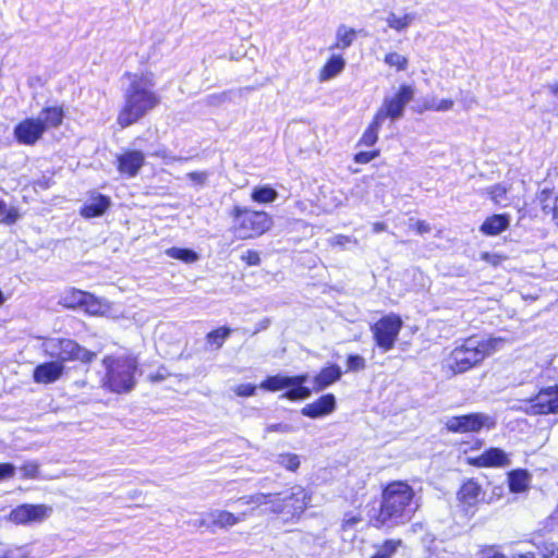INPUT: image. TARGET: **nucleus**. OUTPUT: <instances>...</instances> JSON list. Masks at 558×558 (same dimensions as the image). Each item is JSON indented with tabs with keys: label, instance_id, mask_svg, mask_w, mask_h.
<instances>
[{
	"label": "nucleus",
	"instance_id": "nucleus-53",
	"mask_svg": "<svg viewBox=\"0 0 558 558\" xmlns=\"http://www.w3.org/2000/svg\"><path fill=\"white\" fill-rule=\"evenodd\" d=\"M482 558H510V557H507L506 555L501 554L497 549L490 547L483 551Z\"/></svg>",
	"mask_w": 558,
	"mask_h": 558
},
{
	"label": "nucleus",
	"instance_id": "nucleus-37",
	"mask_svg": "<svg viewBox=\"0 0 558 558\" xmlns=\"http://www.w3.org/2000/svg\"><path fill=\"white\" fill-rule=\"evenodd\" d=\"M384 62L391 68H396L397 71H404L409 64L407 57L398 52L387 53L385 56Z\"/></svg>",
	"mask_w": 558,
	"mask_h": 558
},
{
	"label": "nucleus",
	"instance_id": "nucleus-15",
	"mask_svg": "<svg viewBox=\"0 0 558 558\" xmlns=\"http://www.w3.org/2000/svg\"><path fill=\"white\" fill-rule=\"evenodd\" d=\"M484 495L485 493L481 485L473 478H470L462 484L457 494L459 506L465 513L473 514L476 506L484 499Z\"/></svg>",
	"mask_w": 558,
	"mask_h": 558
},
{
	"label": "nucleus",
	"instance_id": "nucleus-47",
	"mask_svg": "<svg viewBox=\"0 0 558 558\" xmlns=\"http://www.w3.org/2000/svg\"><path fill=\"white\" fill-rule=\"evenodd\" d=\"M379 150L360 151L354 156V161L357 163H367L378 157Z\"/></svg>",
	"mask_w": 558,
	"mask_h": 558
},
{
	"label": "nucleus",
	"instance_id": "nucleus-61",
	"mask_svg": "<svg viewBox=\"0 0 558 558\" xmlns=\"http://www.w3.org/2000/svg\"><path fill=\"white\" fill-rule=\"evenodd\" d=\"M162 379H165V376L162 374H159V373H157L156 375H151L150 376V380L151 381H159V380H162Z\"/></svg>",
	"mask_w": 558,
	"mask_h": 558
},
{
	"label": "nucleus",
	"instance_id": "nucleus-60",
	"mask_svg": "<svg viewBox=\"0 0 558 558\" xmlns=\"http://www.w3.org/2000/svg\"><path fill=\"white\" fill-rule=\"evenodd\" d=\"M548 89H549L550 94L554 95L558 99V82L549 85Z\"/></svg>",
	"mask_w": 558,
	"mask_h": 558
},
{
	"label": "nucleus",
	"instance_id": "nucleus-28",
	"mask_svg": "<svg viewBox=\"0 0 558 558\" xmlns=\"http://www.w3.org/2000/svg\"><path fill=\"white\" fill-rule=\"evenodd\" d=\"M37 119L43 121L45 130L48 128H56L62 123L63 110L59 107L46 108L41 110Z\"/></svg>",
	"mask_w": 558,
	"mask_h": 558
},
{
	"label": "nucleus",
	"instance_id": "nucleus-43",
	"mask_svg": "<svg viewBox=\"0 0 558 558\" xmlns=\"http://www.w3.org/2000/svg\"><path fill=\"white\" fill-rule=\"evenodd\" d=\"M329 244L331 246H344L347 244H357V240L355 238H351V236H348V235H343V234H336L333 236H331L329 240H328Z\"/></svg>",
	"mask_w": 558,
	"mask_h": 558
},
{
	"label": "nucleus",
	"instance_id": "nucleus-33",
	"mask_svg": "<svg viewBox=\"0 0 558 558\" xmlns=\"http://www.w3.org/2000/svg\"><path fill=\"white\" fill-rule=\"evenodd\" d=\"M166 255L186 264H192L198 259V255L194 251L180 247H170L166 250Z\"/></svg>",
	"mask_w": 558,
	"mask_h": 558
},
{
	"label": "nucleus",
	"instance_id": "nucleus-34",
	"mask_svg": "<svg viewBox=\"0 0 558 558\" xmlns=\"http://www.w3.org/2000/svg\"><path fill=\"white\" fill-rule=\"evenodd\" d=\"M0 216L2 217L0 222L7 226L14 225L21 217L20 211L16 207H8L5 202L0 198Z\"/></svg>",
	"mask_w": 558,
	"mask_h": 558
},
{
	"label": "nucleus",
	"instance_id": "nucleus-10",
	"mask_svg": "<svg viewBox=\"0 0 558 558\" xmlns=\"http://www.w3.org/2000/svg\"><path fill=\"white\" fill-rule=\"evenodd\" d=\"M402 327V320L397 315H387L372 326L374 339L379 348L389 351L393 348Z\"/></svg>",
	"mask_w": 558,
	"mask_h": 558
},
{
	"label": "nucleus",
	"instance_id": "nucleus-29",
	"mask_svg": "<svg viewBox=\"0 0 558 558\" xmlns=\"http://www.w3.org/2000/svg\"><path fill=\"white\" fill-rule=\"evenodd\" d=\"M416 19L415 13H405L403 15H397L390 12L386 19L388 26L396 32L405 31Z\"/></svg>",
	"mask_w": 558,
	"mask_h": 558
},
{
	"label": "nucleus",
	"instance_id": "nucleus-6",
	"mask_svg": "<svg viewBox=\"0 0 558 558\" xmlns=\"http://www.w3.org/2000/svg\"><path fill=\"white\" fill-rule=\"evenodd\" d=\"M106 367L105 385L113 392H129L135 386L137 360L133 356H107L102 361Z\"/></svg>",
	"mask_w": 558,
	"mask_h": 558
},
{
	"label": "nucleus",
	"instance_id": "nucleus-44",
	"mask_svg": "<svg viewBox=\"0 0 558 558\" xmlns=\"http://www.w3.org/2000/svg\"><path fill=\"white\" fill-rule=\"evenodd\" d=\"M266 433H280V434H289L295 430V428L287 423H276L269 424L265 428Z\"/></svg>",
	"mask_w": 558,
	"mask_h": 558
},
{
	"label": "nucleus",
	"instance_id": "nucleus-12",
	"mask_svg": "<svg viewBox=\"0 0 558 558\" xmlns=\"http://www.w3.org/2000/svg\"><path fill=\"white\" fill-rule=\"evenodd\" d=\"M525 412L532 415L558 413V387L541 390L529 401Z\"/></svg>",
	"mask_w": 558,
	"mask_h": 558
},
{
	"label": "nucleus",
	"instance_id": "nucleus-11",
	"mask_svg": "<svg viewBox=\"0 0 558 558\" xmlns=\"http://www.w3.org/2000/svg\"><path fill=\"white\" fill-rule=\"evenodd\" d=\"M495 425V420L484 413L452 416L446 422L447 429L452 433H477L484 427L490 429Z\"/></svg>",
	"mask_w": 558,
	"mask_h": 558
},
{
	"label": "nucleus",
	"instance_id": "nucleus-25",
	"mask_svg": "<svg viewBox=\"0 0 558 558\" xmlns=\"http://www.w3.org/2000/svg\"><path fill=\"white\" fill-rule=\"evenodd\" d=\"M72 299L73 301L69 304V306H83L86 312L93 315L101 312V303L93 294L75 290L72 292Z\"/></svg>",
	"mask_w": 558,
	"mask_h": 558
},
{
	"label": "nucleus",
	"instance_id": "nucleus-50",
	"mask_svg": "<svg viewBox=\"0 0 558 558\" xmlns=\"http://www.w3.org/2000/svg\"><path fill=\"white\" fill-rule=\"evenodd\" d=\"M15 474V466L11 463L0 464V481L12 478Z\"/></svg>",
	"mask_w": 558,
	"mask_h": 558
},
{
	"label": "nucleus",
	"instance_id": "nucleus-52",
	"mask_svg": "<svg viewBox=\"0 0 558 558\" xmlns=\"http://www.w3.org/2000/svg\"><path fill=\"white\" fill-rule=\"evenodd\" d=\"M481 258L485 260L486 263H489L492 265H498L502 257L497 254H490V253H482Z\"/></svg>",
	"mask_w": 558,
	"mask_h": 558
},
{
	"label": "nucleus",
	"instance_id": "nucleus-3",
	"mask_svg": "<svg viewBox=\"0 0 558 558\" xmlns=\"http://www.w3.org/2000/svg\"><path fill=\"white\" fill-rule=\"evenodd\" d=\"M502 343L504 340L500 338L470 337L451 351L444 361V367L448 368L453 375L462 374L482 363L487 356L497 351Z\"/></svg>",
	"mask_w": 558,
	"mask_h": 558
},
{
	"label": "nucleus",
	"instance_id": "nucleus-4",
	"mask_svg": "<svg viewBox=\"0 0 558 558\" xmlns=\"http://www.w3.org/2000/svg\"><path fill=\"white\" fill-rule=\"evenodd\" d=\"M244 504L271 505V511L276 513H286L291 517L301 514L310 502V496L301 486H294L291 489L277 495L257 494L247 498Z\"/></svg>",
	"mask_w": 558,
	"mask_h": 558
},
{
	"label": "nucleus",
	"instance_id": "nucleus-21",
	"mask_svg": "<svg viewBox=\"0 0 558 558\" xmlns=\"http://www.w3.org/2000/svg\"><path fill=\"white\" fill-rule=\"evenodd\" d=\"M110 203L109 197L101 194H93L85 202L81 215L85 218L99 217L109 208Z\"/></svg>",
	"mask_w": 558,
	"mask_h": 558
},
{
	"label": "nucleus",
	"instance_id": "nucleus-59",
	"mask_svg": "<svg viewBox=\"0 0 558 558\" xmlns=\"http://www.w3.org/2000/svg\"><path fill=\"white\" fill-rule=\"evenodd\" d=\"M269 325H270V320L268 318L263 319L259 323V327L253 333L256 335L259 330L267 329L269 327Z\"/></svg>",
	"mask_w": 558,
	"mask_h": 558
},
{
	"label": "nucleus",
	"instance_id": "nucleus-35",
	"mask_svg": "<svg viewBox=\"0 0 558 558\" xmlns=\"http://www.w3.org/2000/svg\"><path fill=\"white\" fill-rule=\"evenodd\" d=\"M275 462L288 471H296L301 464L300 457L295 453H280Z\"/></svg>",
	"mask_w": 558,
	"mask_h": 558
},
{
	"label": "nucleus",
	"instance_id": "nucleus-1",
	"mask_svg": "<svg viewBox=\"0 0 558 558\" xmlns=\"http://www.w3.org/2000/svg\"><path fill=\"white\" fill-rule=\"evenodd\" d=\"M414 489L405 482L389 483L383 492L378 514L374 518L376 526H395L408 522L418 505Z\"/></svg>",
	"mask_w": 558,
	"mask_h": 558
},
{
	"label": "nucleus",
	"instance_id": "nucleus-31",
	"mask_svg": "<svg viewBox=\"0 0 558 558\" xmlns=\"http://www.w3.org/2000/svg\"><path fill=\"white\" fill-rule=\"evenodd\" d=\"M529 484V475L525 471L518 470L509 474V486L512 492H523Z\"/></svg>",
	"mask_w": 558,
	"mask_h": 558
},
{
	"label": "nucleus",
	"instance_id": "nucleus-16",
	"mask_svg": "<svg viewBox=\"0 0 558 558\" xmlns=\"http://www.w3.org/2000/svg\"><path fill=\"white\" fill-rule=\"evenodd\" d=\"M45 133V125L37 118L25 119L14 128L16 141L24 145H34Z\"/></svg>",
	"mask_w": 558,
	"mask_h": 558
},
{
	"label": "nucleus",
	"instance_id": "nucleus-42",
	"mask_svg": "<svg viewBox=\"0 0 558 558\" xmlns=\"http://www.w3.org/2000/svg\"><path fill=\"white\" fill-rule=\"evenodd\" d=\"M2 558H32V553L26 546L9 548Z\"/></svg>",
	"mask_w": 558,
	"mask_h": 558
},
{
	"label": "nucleus",
	"instance_id": "nucleus-7",
	"mask_svg": "<svg viewBox=\"0 0 558 558\" xmlns=\"http://www.w3.org/2000/svg\"><path fill=\"white\" fill-rule=\"evenodd\" d=\"M44 351L57 362L81 361L90 362L96 353L88 351L71 339L49 338L43 342Z\"/></svg>",
	"mask_w": 558,
	"mask_h": 558
},
{
	"label": "nucleus",
	"instance_id": "nucleus-36",
	"mask_svg": "<svg viewBox=\"0 0 558 558\" xmlns=\"http://www.w3.org/2000/svg\"><path fill=\"white\" fill-rule=\"evenodd\" d=\"M400 545V539H388L378 548L372 558H391Z\"/></svg>",
	"mask_w": 558,
	"mask_h": 558
},
{
	"label": "nucleus",
	"instance_id": "nucleus-30",
	"mask_svg": "<svg viewBox=\"0 0 558 558\" xmlns=\"http://www.w3.org/2000/svg\"><path fill=\"white\" fill-rule=\"evenodd\" d=\"M381 124L383 122L380 120H377V117L375 116L373 122L363 133L360 140V144L367 147L374 146L378 140V131Z\"/></svg>",
	"mask_w": 558,
	"mask_h": 558
},
{
	"label": "nucleus",
	"instance_id": "nucleus-39",
	"mask_svg": "<svg viewBox=\"0 0 558 558\" xmlns=\"http://www.w3.org/2000/svg\"><path fill=\"white\" fill-rule=\"evenodd\" d=\"M453 107V100L451 99H437L433 98L425 104L426 110L434 111H448Z\"/></svg>",
	"mask_w": 558,
	"mask_h": 558
},
{
	"label": "nucleus",
	"instance_id": "nucleus-54",
	"mask_svg": "<svg viewBox=\"0 0 558 558\" xmlns=\"http://www.w3.org/2000/svg\"><path fill=\"white\" fill-rule=\"evenodd\" d=\"M545 558H558V544H550L549 546L545 547L544 553Z\"/></svg>",
	"mask_w": 558,
	"mask_h": 558
},
{
	"label": "nucleus",
	"instance_id": "nucleus-57",
	"mask_svg": "<svg viewBox=\"0 0 558 558\" xmlns=\"http://www.w3.org/2000/svg\"><path fill=\"white\" fill-rule=\"evenodd\" d=\"M372 228L375 233H379L381 231H386L387 226L384 222H375L373 223Z\"/></svg>",
	"mask_w": 558,
	"mask_h": 558
},
{
	"label": "nucleus",
	"instance_id": "nucleus-38",
	"mask_svg": "<svg viewBox=\"0 0 558 558\" xmlns=\"http://www.w3.org/2000/svg\"><path fill=\"white\" fill-rule=\"evenodd\" d=\"M230 332L231 330L229 328H218L207 335V340L218 349L222 347L223 341L229 337Z\"/></svg>",
	"mask_w": 558,
	"mask_h": 558
},
{
	"label": "nucleus",
	"instance_id": "nucleus-8",
	"mask_svg": "<svg viewBox=\"0 0 558 558\" xmlns=\"http://www.w3.org/2000/svg\"><path fill=\"white\" fill-rule=\"evenodd\" d=\"M308 380V375L303 374L299 376H283L275 375L269 376L263 380L259 387L267 391H279L288 389L281 398L289 400H304L311 396V389L305 387L304 384Z\"/></svg>",
	"mask_w": 558,
	"mask_h": 558
},
{
	"label": "nucleus",
	"instance_id": "nucleus-13",
	"mask_svg": "<svg viewBox=\"0 0 558 558\" xmlns=\"http://www.w3.org/2000/svg\"><path fill=\"white\" fill-rule=\"evenodd\" d=\"M52 508L46 505H21L14 508L10 514V521L15 524L39 523L48 519Z\"/></svg>",
	"mask_w": 558,
	"mask_h": 558
},
{
	"label": "nucleus",
	"instance_id": "nucleus-17",
	"mask_svg": "<svg viewBox=\"0 0 558 558\" xmlns=\"http://www.w3.org/2000/svg\"><path fill=\"white\" fill-rule=\"evenodd\" d=\"M118 170L130 178L137 175L145 162V155L140 150H125L118 156Z\"/></svg>",
	"mask_w": 558,
	"mask_h": 558
},
{
	"label": "nucleus",
	"instance_id": "nucleus-55",
	"mask_svg": "<svg viewBox=\"0 0 558 558\" xmlns=\"http://www.w3.org/2000/svg\"><path fill=\"white\" fill-rule=\"evenodd\" d=\"M415 230L418 234H425V233L430 232L432 228L427 222H425L423 220H418L415 223Z\"/></svg>",
	"mask_w": 558,
	"mask_h": 558
},
{
	"label": "nucleus",
	"instance_id": "nucleus-56",
	"mask_svg": "<svg viewBox=\"0 0 558 558\" xmlns=\"http://www.w3.org/2000/svg\"><path fill=\"white\" fill-rule=\"evenodd\" d=\"M154 156L160 157L166 160H180L181 158L172 157L166 149L157 150L153 154Z\"/></svg>",
	"mask_w": 558,
	"mask_h": 558
},
{
	"label": "nucleus",
	"instance_id": "nucleus-2",
	"mask_svg": "<svg viewBox=\"0 0 558 558\" xmlns=\"http://www.w3.org/2000/svg\"><path fill=\"white\" fill-rule=\"evenodd\" d=\"M129 77L131 83L124 93V106L118 116V123L122 128L137 122L159 104L150 74H134Z\"/></svg>",
	"mask_w": 558,
	"mask_h": 558
},
{
	"label": "nucleus",
	"instance_id": "nucleus-62",
	"mask_svg": "<svg viewBox=\"0 0 558 558\" xmlns=\"http://www.w3.org/2000/svg\"><path fill=\"white\" fill-rule=\"evenodd\" d=\"M510 558H534V556L532 554H519V555H513L512 557Z\"/></svg>",
	"mask_w": 558,
	"mask_h": 558
},
{
	"label": "nucleus",
	"instance_id": "nucleus-51",
	"mask_svg": "<svg viewBox=\"0 0 558 558\" xmlns=\"http://www.w3.org/2000/svg\"><path fill=\"white\" fill-rule=\"evenodd\" d=\"M228 98H229L228 93L210 95L208 97V104L217 106V105L223 104L226 100H228Z\"/></svg>",
	"mask_w": 558,
	"mask_h": 558
},
{
	"label": "nucleus",
	"instance_id": "nucleus-19",
	"mask_svg": "<svg viewBox=\"0 0 558 558\" xmlns=\"http://www.w3.org/2000/svg\"><path fill=\"white\" fill-rule=\"evenodd\" d=\"M63 372L64 365L61 362H47L36 366L33 378L38 384H51L58 380Z\"/></svg>",
	"mask_w": 558,
	"mask_h": 558
},
{
	"label": "nucleus",
	"instance_id": "nucleus-27",
	"mask_svg": "<svg viewBox=\"0 0 558 558\" xmlns=\"http://www.w3.org/2000/svg\"><path fill=\"white\" fill-rule=\"evenodd\" d=\"M355 38L356 32L353 28H350L345 25H340L336 32V41L329 49L345 50L353 44Z\"/></svg>",
	"mask_w": 558,
	"mask_h": 558
},
{
	"label": "nucleus",
	"instance_id": "nucleus-45",
	"mask_svg": "<svg viewBox=\"0 0 558 558\" xmlns=\"http://www.w3.org/2000/svg\"><path fill=\"white\" fill-rule=\"evenodd\" d=\"M207 171H193L186 174V177L191 180L194 185H204L208 179Z\"/></svg>",
	"mask_w": 558,
	"mask_h": 558
},
{
	"label": "nucleus",
	"instance_id": "nucleus-41",
	"mask_svg": "<svg viewBox=\"0 0 558 558\" xmlns=\"http://www.w3.org/2000/svg\"><path fill=\"white\" fill-rule=\"evenodd\" d=\"M366 367V361L362 355L350 354L347 359V372H359Z\"/></svg>",
	"mask_w": 558,
	"mask_h": 558
},
{
	"label": "nucleus",
	"instance_id": "nucleus-26",
	"mask_svg": "<svg viewBox=\"0 0 558 558\" xmlns=\"http://www.w3.org/2000/svg\"><path fill=\"white\" fill-rule=\"evenodd\" d=\"M345 65V61L341 56L332 54L319 73V81L325 82L340 74Z\"/></svg>",
	"mask_w": 558,
	"mask_h": 558
},
{
	"label": "nucleus",
	"instance_id": "nucleus-24",
	"mask_svg": "<svg viewBox=\"0 0 558 558\" xmlns=\"http://www.w3.org/2000/svg\"><path fill=\"white\" fill-rule=\"evenodd\" d=\"M342 376V371L338 365H330L323 368L314 378V389L319 391L333 383L338 381Z\"/></svg>",
	"mask_w": 558,
	"mask_h": 558
},
{
	"label": "nucleus",
	"instance_id": "nucleus-5",
	"mask_svg": "<svg viewBox=\"0 0 558 558\" xmlns=\"http://www.w3.org/2000/svg\"><path fill=\"white\" fill-rule=\"evenodd\" d=\"M230 216L232 217L231 231L239 240L258 238L272 227V219L265 211L234 206Z\"/></svg>",
	"mask_w": 558,
	"mask_h": 558
},
{
	"label": "nucleus",
	"instance_id": "nucleus-46",
	"mask_svg": "<svg viewBox=\"0 0 558 558\" xmlns=\"http://www.w3.org/2000/svg\"><path fill=\"white\" fill-rule=\"evenodd\" d=\"M233 391L240 397H251L255 395L256 386L252 384H241L234 387Z\"/></svg>",
	"mask_w": 558,
	"mask_h": 558
},
{
	"label": "nucleus",
	"instance_id": "nucleus-20",
	"mask_svg": "<svg viewBox=\"0 0 558 558\" xmlns=\"http://www.w3.org/2000/svg\"><path fill=\"white\" fill-rule=\"evenodd\" d=\"M336 407L333 395H325L313 403L306 404L302 409V414L308 417H319L331 413Z\"/></svg>",
	"mask_w": 558,
	"mask_h": 558
},
{
	"label": "nucleus",
	"instance_id": "nucleus-14",
	"mask_svg": "<svg viewBox=\"0 0 558 558\" xmlns=\"http://www.w3.org/2000/svg\"><path fill=\"white\" fill-rule=\"evenodd\" d=\"M244 514L235 515L226 510H213L206 512L197 520L194 525L197 527H206L208 530L228 529L242 521Z\"/></svg>",
	"mask_w": 558,
	"mask_h": 558
},
{
	"label": "nucleus",
	"instance_id": "nucleus-9",
	"mask_svg": "<svg viewBox=\"0 0 558 558\" xmlns=\"http://www.w3.org/2000/svg\"><path fill=\"white\" fill-rule=\"evenodd\" d=\"M414 98V88L411 85H402L392 96H386L376 112L377 120L381 122L389 118L397 121L403 117L405 106Z\"/></svg>",
	"mask_w": 558,
	"mask_h": 558
},
{
	"label": "nucleus",
	"instance_id": "nucleus-23",
	"mask_svg": "<svg viewBox=\"0 0 558 558\" xmlns=\"http://www.w3.org/2000/svg\"><path fill=\"white\" fill-rule=\"evenodd\" d=\"M510 226V216L508 214L492 215L485 219L480 230L486 235H498Z\"/></svg>",
	"mask_w": 558,
	"mask_h": 558
},
{
	"label": "nucleus",
	"instance_id": "nucleus-58",
	"mask_svg": "<svg viewBox=\"0 0 558 558\" xmlns=\"http://www.w3.org/2000/svg\"><path fill=\"white\" fill-rule=\"evenodd\" d=\"M360 521V519L355 518V517H351V518H348L343 521V526L344 527H352L354 526L357 522Z\"/></svg>",
	"mask_w": 558,
	"mask_h": 558
},
{
	"label": "nucleus",
	"instance_id": "nucleus-48",
	"mask_svg": "<svg viewBox=\"0 0 558 558\" xmlns=\"http://www.w3.org/2000/svg\"><path fill=\"white\" fill-rule=\"evenodd\" d=\"M242 260L245 262L248 266H257L260 263V257L258 252L248 250L242 256Z\"/></svg>",
	"mask_w": 558,
	"mask_h": 558
},
{
	"label": "nucleus",
	"instance_id": "nucleus-22",
	"mask_svg": "<svg viewBox=\"0 0 558 558\" xmlns=\"http://www.w3.org/2000/svg\"><path fill=\"white\" fill-rule=\"evenodd\" d=\"M536 201L544 215H551L553 223L558 228V194L553 197L551 190L544 189L536 195Z\"/></svg>",
	"mask_w": 558,
	"mask_h": 558
},
{
	"label": "nucleus",
	"instance_id": "nucleus-32",
	"mask_svg": "<svg viewBox=\"0 0 558 558\" xmlns=\"http://www.w3.org/2000/svg\"><path fill=\"white\" fill-rule=\"evenodd\" d=\"M277 196H278L277 191L267 185L255 187L251 195V197L254 202L263 203V204H267V203H271V202L276 201Z\"/></svg>",
	"mask_w": 558,
	"mask_h": 558
},
{
	"label": "nucleus",
	"instance_id": "nucleus-18",
	"mask_svg": "<svg viewBox=\"0 0 558 558\" xmlns=\"http://www.w3.org/2000/svg\"><path fill=\"white\" fill-rule=\"evenodd\" d=\"M471 463L480 468H504L509 465L510 460L504 450L499 448H489L480 456L473 458Z\"/></svg>",
	"mask_w": 558,
	"mask_h": 558
},
{
	"label": "nucleus",
	"instance_id": "nucleus-40",
	"mask_svg": "<svg viewBox=\"0 0 558 558\" xmlns=\"http://www.w3.org/2000/svg\"><path fill=\"white\" fill-rule=\"evenodd\" d=\"M507 192L508 189L504 184H496L488 189V194L496 204H502L508 201Z\"/></svg>",
	"mask_w": 558,
	"mask_h": 558
},
{
	"label": "nucleus",
	"instance_id": "nucleus-49",
	"mask_svg": "<svg viewBox=\"0 0 558 558\" xmlns=\"http://www.w3.org/2000/svg\"><path fill=\"white\" fill-rule=\"evenodd\" d=\"M23 477L35 478L38 474V465L34 462H27L21 468Z\"/></svg>",
	"mask_w": 558,
	"mask_h": 558
}]
</instances>
